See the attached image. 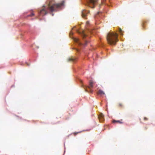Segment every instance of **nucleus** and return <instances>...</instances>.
I'll return each mask as SVG.
<instances>
[{
    "label": "nucleus",
    "mask_w": 155,
    "mask_h": 155,
    "mask_svg": "<svg viewBox=\"0 0 155 155\" xmlns=\"http://www.w3.org/2000/svg\"><path fill=\"white\" fill-rule=\"evenodd\" d=\"M144 23V22H143L142 24V27L143 29L145 28Z\"/></svg>",
    "instance_id": "nucleus-15"
},
{
    "label": "nucleus",
    "mask_w": 155,
    "mask_h": 155,
    "mask_svg": "<svg viewBox=\"0 0 155 155\" xmlns=\"http://www.w3.org/2000/svg\"><path fill=\"white\" fill-rule=\"evenodd\" d=\"M99 119L101 122H103L104 120V115L102 113H101L98 116Z\"/></svg>",
    "instance_id": "nucleus-7"
},
{
    "label": "nucleus",
    "mask_w": 155,
    "mask_h": 155,
    "mask_svg": "<svg viewBox=\"0 0 155 155\" xmlns=\"http://www.w3.org/2000/svg\"><path fill=\"white\" fill-rule=\"evenodd\" d=\"M97 94H98L100 95H101L105 94L101 90H99L97 92Z\"/></svg>",
    "instance_id": "nucleus-9"
},
{
    "label": "nucleus",
    "mask_w": 155,
    "mask_h": 155,
    "mask_svg": "<svg viewBox=\"0 0 155 155\" xmlns=\"http://www.w3.org/2000/svg\"><path fill=\"white\" fill-rule=\"evenodd\" d=\"M100 13V12H98L97 15H98Z\"/></svg>",
    "instance_id": "nucleus-22"
},
{
    "label": "nucleus",
    "mask_w": 155,
    "mask_h": 155,
    "mask_svg": "<svg viewBox=\"0 0 155 155\" xmlns=\"http://www.w3.org/2000/svg\"><path fill=\"white\" fill-rule=\"evenodd\" d=\"M93 81L92 80H90L89 82V86L84 87V88L86 91L92 92V90L91 88L93 87Z\"/></svg>",
    "instance_id": "nucleus-3"
},
{
    "label": "nucleus",
    "mask_w": 155,
    "mask_h": 155,
    "mask_svg": "<svg viewBox=\"0 0 155 155\" xmlns=\"http://www.w3.org/2000/svg\"><path fill=\"white\" fill-rule=\"evenodd\" d=\"M94 31V30H92V31L90 30V32L91 33H93V31Z\"/></svg>",
    "instance_id": "nucleus-18"
},
{
    "label": "nucleus",
    "mask_w": 155,
    "mask_h": 155,
    "mask_svg": "<svg viewBox=\"0 0 155 155\" xmlns=\"http://www.w3.org/2000/svg\"><path fill=\"white\" fill-rule=\"evenodd\" d=\"M76 50L77 52H78L79 51V50L78 49H76Z\"/></svg>",
    "instance_id": "nucleus-20"
},
{
    "label": "nucleus",
    "mask_w": 155,
    "mask_h": 155,
    "mask_svg": "<svg viewBox=\"0 0 155 155\" xmlns=\"http://www.w3.org/2000/svg\"><path fill=\"white\" fill-rule=\"evenodd\" d=\"M72 34V33H71H71H70V34Z\"/></svg>",
    "instance_id": "nucleus-23"
},
{
    "label": "nucleus",
    "mask_w": 155,
    "mask_h": 155,
    "mask_svg": "<svg viewBox=\"0 0 155 155\" xmlns=\"http://www.w3.org/2000/svg\"><path fill=\"white\" fill-rule=\"evenodd\" d=\"M78 133V132H77V133H74V135H76V134H77Z\"/></svg>",
    "instance_id": "nucleus-19"
},
{
    "label": "nucleus",
    "mask_w": 155,
    "mask_h": 155,
    "mask_svg": "<svg viewBox=\"0 0 155 155\" xmlns=\"http://www.w3.org/2000/svg\"><path fill=\"white\" fill-rule=\"evenodd\" d=\"M74 40L75 42L78 43L79 45H82V44L80 41L79 39L77 38H74Z\"/></svg>",
    "instance_id": "nucleus-8"
},
{
    "label": "nucleus",
    "mask_w": 155,
    "mask_h": 155,
    "mask_svg": "<svg viewBox=\"0 0 155 155\" xmlns=\"http://www.w3.org/2000/svg\"><path fill=\"white\" fill-rule=\"evenodd\" d=\"M143 120L145 121L147 120H148V118L146 117H144L143 118Z\"/></svg>",
    "instance_id": "nucleus-16"
},
{
    "label": "nucleus",
    "mask_w": 155,
    "mask_h": 155,
    "mask_svg": "<svg viewBox=\"0 0 155 155\" xmlns=\"http://www.w3.org/2000/svg\"><path fill=\"white\" fill-rule=\"evenodd\" d=\"M85 41V43L84 44V45H85L87 44V41Z\"/></svg>",
    "instance_id": "nucleus-17"
},
{
    "label": "nucleus",
    "mask_w": 155,
    "mask_h": 155,
    "mask_svg": "<svg viewBox=\"0 0 155 155\" xmlns=\"http://www.w3.org/2000/svg\"><path fill=\"white\" fill-rule=\"evenodd\" d=\"M118 106L119 107H122L123 106V104L122 103H119L118 104Z\"/></svg>",
    "instance_id": "nucleus-11"
},
{
    "label": "nucleus",
    "mask_w": 155,
    "mask_h": 155,
    "mask_svg": "<svg viewBox=\"0 0 155 155\" xmlns=\"http://www.w3.org/2000/svg\"><path fill=\"white\" fill-rule=\"evenodd\" d=\"M68 62H74L77 61V58L73 57H71L68 58L67 59Z\"/></svg>",
    "instance_id": "nucleus-5"
},
{
    "label": "nucleus",
    "mask_w": 155,
    "mask_h": 155,
    "mask_svg": "<svg viewBox=\"0 0 155 155\" xmlns=\"http://www.w3.org/2000/svg\"><path fill=\"white\" fill-rule=\"evenodd\" d=\"M112 122L114 123H118L119 124H122L123 123L122 122L119 120H113Z\"/></svg>",
    "instance_id": "nucleus-10"
},
{
    "label": "nucleus",
    "mask_w": 155,
    "mask_h": 155,
    "mask_svg": "<svg viewBox=\"0 0 155 155\" xmlns=\"http://www.w3.org/2000/svg\"><path fill=\"white\" fill-rule=\"evenodd\" d=\"M87 24H89V22L88 21H87L86 22Z\"/></svg>",
    "instance_id": "nucleus-21"
},
{
    "label": "nucleus",
    "mask_w": 155,
    "mask_h": 155,
    "mask_svg": "<svg viewBox=\"0 0 155 155\" xmlns=\"http://www.w3.org/2000/svg\"><path fill=\"white\" fill-rule=\"evenodd\" d=\"M64 1L59 3H55L51 5L49 4L47 7L43 6L40 9L38 12V16H44L46 15L48 13V10H49L51 12L56 11L58 9L60 8L63 5Z\"/></svg>",
    "instance_id": "nucleus-1"
},
{
    "label": "nucleus",
    "mask_w": 155,
    "mask_h": 155,
    "mask_svg": "<svg viewBox=\"0 0 155 155\" xmlns=\"http://www.w3.org/2000/svg\"><path fill=\"white\" fill-rule=\"evenodd\" d=\"M89 13V11L83 10L82 12V16L83 17H85Z\"/></svg>",
    "instance_id": "nucleus-6"
},
{
    "label": "nucleus",
    "mask_w": 155,
    "mask_h": 155,
    "mask_svg": "<svg viewBox=\"0 0 155 155\" xmlns=\"http://www.w3.org/2000/svg\"><path fill=\"white\" fill-rule=\"evenodd\" d=\"M118 35L113 32L108 33L107 36V39L108 43L110 45H115L118 41Z\"/></svg>",
    "instance_id": "nucleus-2"
},
{
    "label": "nucleus",
    "mask_w": 155,
    "mask_h": 155,
    "mask_svg": "<svg viewBox=\"0 0 155 155\" xmlns=\"http://www.w3.org/2000/svg\"><path fill=\"white\" fill-rule=\"evenodd\" d=\"M118 31H119V32L120 33V34L121 35H123V34H122L123 31H122V30L120 28H119Z\"/></svg>",
    "instance_id": "nucleus-12"
},
{
    "label": "nucleus",
    "mask_w": 155,
    "mask_h": 155,
    "mask_svg": "<svg viewBox=\"0 0 155 155\" xmlns=\"http://www.w3.org/2000/svg\"><path fill=\"white\" fill-rule=\"evenodd\" d=\"M98 0H87V5L91 8H94Z\"/></svg>",
    "instance_id": "nucleus-4"
},
{
    "label": "nucleus",
    "mask_w": 155,
    "mask_h": 155,
    "mask_svg": "<svg viewBox=\"0 0 155 155\" xmlns=\"http://www.w3.org/2000/svg\"><path fill=\"white\" fill-rule=\"evenodd\" d=\"M34 15H35L32 12V13H31V14L30 15H28V17H32V16H34Z\"/></svg>",
    "instance_id": "nucleus-14"
},
{
    "label": "nucleus",
    "mask_w": 155,
    "mask_h": 155,
    "mask_svg": "<svg viewBox=\"0 0 155 155\" xmlns=\"http://www.w3.org/2000/svg\"><path fill=\"white\" fill-rule=\"evenodd\" d=\"M82 35L83 38H85L86 36V35L85 34L84 32L82 33Z\"/></svg>",
    "instance_id": "nucleus-13"
}]
</instances>
